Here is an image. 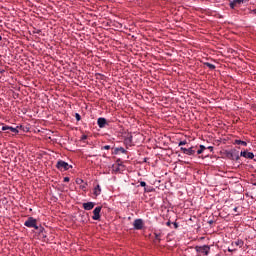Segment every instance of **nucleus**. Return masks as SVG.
<instances>
[{"label": "nucleus", "instance_id": "423d86ee", "mask_svg": "<svg viewBox=\"0 0 256 256\" xmlns=\"http://www.w3.org/2000/svg\"><path fill=\"white\" fill-rule=\"evenodd\" d=\"M145 223H143V219H136L133 222V227L134 229H136V231H141V229H143Z\"/></svg>", "mask_w": 256, "mask_h": 256}, {"label": "nucleus", "instance_id": "f704fd0d", "mask_svg": "<svg viewBox=\"0 0 256 256\" xmlns=\"http://www.w3.org/2000/svg\"><path fill=\"white\" fill-rule=\"evenodd\" d=\"M253 13L256 15V9L253 10Z\"/></svg>", "mask_w": 256, "mask_h": 256}, {"label": "nucleus", "instance_id": "5701e85b", "mask_svg": "<svg viewBox=\"0 0 256 256\" xmlns=\"http://www.w3.org/2000/svg\"><path fill=\"white\" fill-rule=\"evenodd\" d=\"M75 118H76L77 121H79L81 119V115L79 113H76Z\"/></svg>", "mask_w": 256, "mask_h": 256}, {"label": "nucleus", "instance_id": "0eeeda50", "mask_svg": "<svg viewBox=\"0 0 256 256\" xmlns=\"http://www.w3.org/2000/svg\"><path fill=\"white\" fill-rule=\"evenodd\" d=\"M180 151L184 153V155H195V146H192L190 148H180Z\"/></svg>", "mask_w": 256, "mask_h": 256}, {"label": "nucleus", "instance_id": "9b49d317", "mask_svg": "<svg viewBox=\"0 0 256 256\" xmlns=\"http://www.w3.org/2000/svg\"><path fill=\"white\" fill-rule=\"evenodd\" d=\"M94 207H95V202L83 203V209H85V211H91V209H93Z\"/></svg>", "mask_w": 256, "mask_h": 256}, {"label": "nucleus", "instance_id": "bb28decb", "mask_svg": "<svg viewBox=\"0 0 256 256\" xmlns=\"http://www.w3.org/2000/svg\"><path fill=\"white\" fill-rule=\"evenodd\" d=\"M70 179L69 177H64V183H69Z\"/></svg>", "mask_w": 256, "mask_h": 256}, {"label": "nucleus", "instance_id": "f257e3e1", "mask_svg": "<svg viewBox=\"0 0 256 256\" xmlns=\"http://www.w3.org/2000/svg\"><path fill=\"white\" fill-rule=\"evenodd\" d=\"M25 227H28L29 229H36L39 230V226H37V219L33 217H29L25 222H24Z\"/></svg>", "mask_w": 256, "mask_h": 256}, {"label": "nucleus", "instance_id": "9d476101", "mask_svg": "<svg viewBox=\"0 0 256 256\" xmlns=\"http://www.w3.org/2000/svg\"><path fill=\"white\" fill-rule=\"evenodd\" d=\"M97 125H98V127H100V129L105 128V126L107 125V119H105L103 117L98 118Z\"/></svg>", "mask_w": 256, "mask_h": 256}, {"label": "nucleus", "instance_id": "a878e982", "mask_svg": "<svg viewBox=\"0 0 256 256\" xmlns=\"http://www.w3.org/2000/svg\"><path fill=\"white\" fill-rule=\"evenodd\" d=\"M174 225V229H178L179 228V224H177V222H173Z\"/></svg>", "mask_w": 256, "mask_h": 256}, {"label": "nucleus", "instance_id": "412c9836", "mask_svg": "<svg viewBox=\"0 0 256 256\" xmlns=\"http://www.w3.org/2000/svg\"><path fill=\"white\" fill-rule=\"evenodd\" d=\"M77 185H81L84 183L83 179H77L76 180Z\"/></svg>", "mask_w": 256, "mask_h": 256}, {"label": "nucleus", "instance_id": "6ab92c4d", "mask_svg": "<svg viewBox=\"0 0 256 256\" xmlns=\"http://www.w3.org/2000/svg\"><path fill=\"white\" fill-rule=\"evenodd\" d=\"M155 239L158 243H161V233H155Z\"/></svg>", "mask_w": 256, "mask_h": 256}, {"label": "nucleus", "instance_id": "39448f33", "mask_svg": "<svg viewBox=\"0 0 256 256\" xmlns=\"http://www.w3.org/2000/svg\"><path fill=\"white\" fill-rule=\"evenodd\" d=\"M101 209H102V207L98 206L93 210V216H92L93 221L101 220Z\"/></svg>", "mask_w": 256, "mask_h": 256}, {"label": "nucleus", "instance_id": "1a4fd4ad", "mask_svg": "<svg viewBox=\"0 0 256 256\" xmlns=\"http://www.w3.org/2000/svg\"><path fill=\"white\" fill-rule=\"evenodd\" d=\"M2 131H11V133H19V126H17L16 128H14L13 126H3L2 127Z\"/></svg>", "mask_w": 256, "mask_h": 256}, {"label": "nucleus", "instance_id": "393cba45", "mask_svg": "<svg viewBox=\"0 0 256 256\" xmlns=\"http://www.w3.org/2000/svg\"><path fill=\"white\" fill-rule=\"evenodd\" d=\"M102 149H105L106 151H109V149H111V146L110 145H106Z\"/></svg>", "mask_w": 256, "mask_h": 256}, {"label": "nucleus", "instance_id": "2f4dec72", "mask_svg": "<svg viewBox=\"0 0 256 256\" xmlns=\"http://www.w3.org/2000/svg\"><path fill=\"white\" fill-rule=\"evenodd\" d=\"M237 209H239V208L235 207V208L233 209V211H234L235 213H237Z\"/></svg>", "mask_w": 256, "mask_h": 256}, {"label": "nucleus", "instance_id": "cd10ccee", "mask_svg": "<svg viewBox=\"0 0 256 256\" xmlns=\"http://www.w3.org/2000/svg\"><path fill=\"white\" fill-rule=\"evenodd\" d=\"M81 189H87V183H84L83 185H81Z\"/></svg>", "mask_w": 256, "mask_h": 256}, {"label": "nucleus", "instance_id": "4be33fe9", "mask_svg": "<svg viewBox=\"0 0 256 256\" xmlns=\"http://www.w3.org/2000/svg\"><path fill=\"white\" fill-rule=\"evenodd\" d=\"M178 145H179V147H181L183 145H187V141H180Z\"/></svg>", "mask_w": 256, "mask_h": 256}, {"label": "nucleus", "instance_id": "2eb2a0df", "mask_svg": "<svg viewBox=\"0 0 256 256\" xmlns=\"http://www.w3.org/2000/svg\"><path fill=\"white\" fill-rule=\"evenodd\" d=\"M232 245H235V247H243L244 242L243 240H237L235 242H232Z\"/></svg>", "mask_w": 256, "mask_h": 256}, {"label": "nucleus", "instance_id": "7c9ffc66", "mask_svg": "<svg viewBox=\"0 0 256 256\" xmlns=\"http://www.w3.org/2000/svg\"><path fill=\"white\" fill-rule=\"evenodd\" d=\"M208 149H209L210 151H213V146H209Z\"/></svg>", "mask_w": 256, "mask_h": 256}, {"label": "nucleus", "instance_id": "72a5a7b5", "mask_svg": "<svg viewBox=\"0 0 256 256\" xmlns=\"http://www.w3.org/2000/svg\"><path fill=\"white\" fill-rule=\"evenodd\" d=\"M228 251H229L230 253H233V250H231V249H228Z\"/></svg>", "mask_w": 256, "mask_h": 256}, {"label": "nucleus", "instance_id": "473e14b6", "mask_svg": "<svg viewBox=\"0 0 256 256\" xmlns=\"http://www.w3.org/2000/svg\"><path fill=\"white\" fill-rule=\"evenodd\" d=\"M36 33H38V34L41 33V30H37Z\"/></svg>", "mask_w": 256, "mask_h": 256}, {"label": "nucleus", "instance_id": "4468645a", "mask_svg": "<svg viewBox=\"0 0 256 256\" xmlns=\"http://www.w3.org/2000/svg\"><path fill=\"white\" fill-rule=\"evenodd\" d=\"M94 195L96 197H98V195H101V186L97 185L95 188H94Z\"/></svg>", "mask_w": 256, "mask_h": 256}, {"label": "nucleus", "instance_id": "f8f14e48", "mask_svg": "<svg viewBox=\"0 0 256 256\" xmlns=\"http://www.w3.org/2000/svg\"><path fill=\"white\" fill-rule=\"evenodd\" d=\"M241 3H245V0H233L230 1V9H235L237 5H241Z\"/></svg>", "mask_w": 256, "mask_h": 256}, {"label": "nucleus", "instance_id": "b1692460", "mask_svg": "<svg viewBox=\"0 0 256 256\" xmlns=\"http://www.w3.org/2000/svg\"><path fill=\"white\" fill-rule=\"evenodd\" d=\"M140 186H141V187H147V183L144 182V181H141V182H140Z\"/></svg>", "mask_w": 256, "mask_h": 256}, {"label": "nucleus", "instance_id": "c756f323", "mask_svg": "<svg viewBox=\"0 0 256 256\" xmlns=\"http://www.w3.org/2000/svg\"><path fill=\"white\" fill-rule=\"evenodd\" d=\"M85 139H87V135L82 136V140L85 141Z\"/></svg>", "mask_w": 256, "mask_h": 256}, {"label": "nucleus", "instance_id": "a211bd4d", "mask_svg": "<svg viewBox=\"0 0 256 256\" xmlns=\"http://www.w3.org/2000/svg\"><path fill=\"white\" fill-rule=\"evenodd\" d=\"M205 149H207V147H205L204 145H200V149L197 150V154L201 155V153H203V151H205Z\"/></svg>", "mask_w": 256, "mask_h": 256}, {"label": "nucleus", "instance_id": "ddd939ff", "mask_svg": "<svg viewBox=\"0 0 256 256\" xmlns=\"http://www.w3.org/2000/svg\"><path fill=\"white\" fill-rule=\"evenodd\" d=\"M127 153V150H125V148H123V147H118V148H115V150H114V153H115V155H117V153Z\"/></svg>", "mask_w": 256, "mask_h": 256}, {"label": "nucleus", "instance_id": "6e6552de", "mask_svg": "<svg viewBox=\"0 0 256 256\" xmlns=\"http://www.w3.org/2000/svg\"><path fill=\"white\" fill-rule=\"evenodd\" d=\"M240 157H244L245 159H254L255 154H253V152H248L247 150H244L240 153Z\"/></svg>", "mask_w": 256, "mask_h": 256}, {"label": "nucleus", "instance_id": "c9c22d12", "mask_svg": "<svg viewBox=\"0 0 256 256\" xmlns=\"http://www.w3.org/2000/svg\"><path fill=\"white\" fill-rule=\"evenodd\" d=\"M2 37L0 36V41H1Z\"/></svg>", "mask_w": 256, "mask_h": 256}, {"label": "nucleus", "instance_id": "20e7f679", "mask_svg": "<svg viewBox=\"0 0 256 256\" xmlns=\"http://www.w3.org/2000/svg\"><path fill=\"white\" fill-rule=\"evenodd\" d=\"M227 157H228V159H232V161H239V159H240L239 151L230 150L227 152Z\"/></svg>", "mask_w": 256, "mask_h": 256}, {"label": "nucleus", "instance_id": "7ed1b4c3", "mask_svg": "<svg viewBox=\"0 0 256 256\" xmlns=\"http://www.w3.org/2000/svg\"><path fill=\"white\" fill-rule=\"evenodd\" d=\"M195 251L196 253H204V255H209V251H211V247H209V245L196 246Z\"/></svg>", "mask_w": 256, "mask_h": 256}, {"label": "nucleus", "instance_id": "aec40b11", "mask_svg": "<svg viewBox=\"0 0 256 256\" xmlns=\"http://www.w3.org/2000/svg\"><path fill=\"white\" fill-rule=\"evenodd\" d=\"M144 191H145L146 193H151V191H153V188H151V187H149V188L145 187V188H144Z\"/></svg>", "mask_w": 256, "mask_h": 256}, {"label": "nucleus", "instance_id": "f3484780", "mask_svg": "<svg viewBox=\"0 0 256 256\" xmlns=\"http://www.w3.org/2000/svg\"><path fill=\"white\" fill-rule=\"evenodd\" d=\"M205 67H209L211 71L215 70V65L209 62H204Z\"/></svg>", "mask_w": 256, "mask_h": 256}, {"label": "nucleus", "instance_id": "f03ea898", "mask_svg": "<svg viewBox=\"0 0 256 256\" xmlns=\"http://www.w3.org/2000/svg\"><path fill=\"white\" fill-rule=\"evenodd\" d=\"M70 167H73V166H70L69 163L63 160L57 161L56 168L59 169V171H69Z\"/></svg>", "mask_w": 256, "mask_h": 256}, {"label": "nucleus", "instance_id": "c85d7f7f", "mask_svg": "<svg viewBox=\"0 0 256 256\" xmlns=\"http://www.w3.org/2000/svg\"><path fill=\"white\" fill-rule=\"evenodd\" d=\"M166 225H167V227H171V221H168V222L166 223Z\"/></svg>", "mask_w": 256, "mask_h": 256}, {"label": "nucleus", "instance_id": "dca6fc26", "mask_svg": "<svg viewBox=\"0 0 256 256\" xmlns=\"http://www.w3.org/2000/svg\"><path fill=\"white\" fill-rule=\"evenodd\" d=\"M235 145H243V147H247V142L242 140H235Z\"/></svg>", "mask_w": 256, "mask_h": 256}]
</instances>
